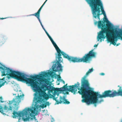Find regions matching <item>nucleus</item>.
I'll return each mask as SVG.
<instances>
[{
  "label": "nucleus",
  "mask_w": 122,
  "mask_h": 122,
  "mask_svg": "<svg viewBox=\"0 0 122 122\" xmlns=\"http://www.w3.org/2000/svg\"><path fill=\"white\" fill-rule=\"evenodd\" d=\"M42 7H41L40 8V9H41L42 8Z\"/></svg>",
  "instance_id": "nucleus-26"
},
{
  "label": "nucleus",
  "mask_w": 122,
  "mask_h": 122,
  "mask_svg": "<svg viewBox=\"0 0 122 122\" xmlns=\"http://www.w3.org/2000/svg\"><path fill=\"white\" fill-rule=\"evenodd\" d=\"M44 30L55 48L57 53V56L56 58L58 59V60L55 62H54L53 63L54 64L52 66L53 71L56 72L58 71H62V67L60 64L63 60L62 59L61 57V54L63 55L64 58L67 59L70 62L71 61L74 63L81 62H87L90 61L92 57H95V52H93V49L90 51L88 53L86 54L81 58L69 56L64 52L61 50L45 28H44Z\"/></svg>",
  "instance_id": "nucleus-3"
},
{
  "label": "nucleus",
  "mask_w": 122,
  "mask_h": 122,
  "mask_svg": "<svg viewBox=\"0 0 122 122\" xmlns=\"http://www.w3.org/2000/svg\"><path fill=\"white\" fill-rule=\"evenodd\" d=\"M41 10V9L40 8L37 12L36 13L34 14L30 15L29 16L34 15L36 16L37 19H39V18H40V12Z\"/></svg>",
  "instance_id": "nucleus-10"
},
{
  "label": "nucleus",
  "mask_w": 122,
  "mask_h": 122,
  "mask_svg": "<svg viewBox=\"0 0 122 122\" xmlns=\"http://www.w3.org/2000/svg\"><path fill=\"white\" fill-rule=\"evenodd\" d=\"M39 107V105L36 104L34 107L25 108L22 111L19 112L14 111L13 113L14 117H19L20 118L22 117V119L24 121H29L34 120L36 122L37 120L35 117L36 110V108Z\"/></svg>",
  "instance_id": "nucleus-4"
},
{
  "label": "nucleus",
  "mask_w": 122,
  "mask_h": 122,
  "mask_svg": "<svg viewBox=\"0 0 122 122\" xmlns=\"http://www.w3.org/2000/svg\"><path fill=\"white\" fill-rule=\"evenodd\" d=\"M2 99L3 98L2 97H0V101L1 102H4V101H2Z\"/></svg>",
  "instance_id": "nucleus-13"
},
{
  "label": "nucleus",
  "mask_w": 122,
  "mask_h": 122,
  "mask_svg": "<svg viewBox=\"0 0 122 122\" xmlns=\"http://www.w3.org/2000/svg\"><path fill=\"white\" fill-rule=\"evenodd\" d=\"M24 96L23 94L20 96L18 95L16 97L15 99H13L12 100L9 101L8 104L10 105V107H8L5 105L4 107V110L6 111H8L9 110H12V108L15 110H17L19 107L18 105L20 101V97H23Z\"/></svg>",
  "instance_id": "nucleus-7"
},
{
  "label": "nucleus",
  "mask_w": 122,
  "mask_h": 122,
  "mask_svg": "<svg viewBox=\"0 0 122 122\" xmlns=\"http://www.w3.org/2000/svg\"><path fill=\"white\" fill-rule=\"evenodd\" d=\"M118 86V87H120V86ZM120 89H120H119H119Z\"/></svg>",
  "instance_id": "nucleus-27"
},
{
  "label": "nucleus",
  "mask_w": 122,
  "mask_h": 122,
  "mask_svg": "<svg viewBox=\"0 0 122 122\" xmlns=\"http://www.w3.org/2000/svg\"><path fill=\"white\" fill-rule=\"evenodd\" d=\"M20 118H19L18 120V122H20Z\"/></svg>",
  "instance_id": "nucleus-22"
},
{
  "label": "nucleus",
  "mask_w": 122,
  "mask_h": 122,
  "mask_svg": "<svg viewBox=\"0 0 122 122\" xmlns=\"http://www.w3.org/2000/svg\"><path fill=\"white\" fill-rule=\"evenodd\" d=\"M92 68H91L86 72L85 76L82 78L81 81V86L80 88V84L78 82L74 85L69 86V88L67 86V84L64 85L62 88L64 90H67L75 94L77 91V89L80 91L78 92L82 95L83 99L81 102L83 103H86L87 105L90 104H94L96 107L97 103H100L103 101V100L98 101V97L100 98H105L107 97H113L119 96H122V90L121 89V87H120V89L118 90V92L114 90L113 92L111 90L106 91L103 93L102 95L99 94L98 92H96L93 91L91 88L89 87V84L88 80L86 79L89 74L93 71Z\"/></svg>",
  "instance_id": "nucleus-2"
},
{
  "label": "nucleus",
  "mask_w": 122,
  "mask_h": 122,
  "mask_svg": "<svg viewBox=\"0 0 122 122\" xmlns=\"http://www.w3.org/2000/svg\"><path fill=\"white\" fill-rule=\"evenodd\" d=\"M58 78L60 79H61V77L60 76H59V77H58Z\"/></svg>",
  "instance_id": "nucleus-23"
},
{
  "label": "nucleus",
  "mask_w": 122,
  "mask_h": 122,
  "mask_svg": "<svg viewBox=\"0 0 122 122\" xmlns=\"http://www.w3.org/2000/svg\"><path fill=\"white\" fill-rule=\"evenodd\" d=\"M46 104V105H49V103L48 102H46L45 103Z\"/></svg>",
  "instance_id": "nucleus-16"
},
{
  "label": "nucleus",
  "mask_w": 122,
  "mask_h": 122,
  "mask_svg": "<svg viewBox=\"0 0 122 122\" xmlns=\"http://www.w3.org/2000/svg\"><path fill=\"white\" fill-rule=\"evenodd\" d=\"M2 70V76L6 75H9L10 77H11L20 81H24L27 84L29 78L26 77L27 75L24 73L18 71H13L9 68H8L4 66L0 67V70Z\"/></svg>",
  "instance_id": "nucleus-6"
},
{
  "label": "nucleus",
  "mask_w": 122,
  "mask_h": 122,
  "mask_svg": "<svg viewBox=\"0 0 122 122\" xmlns=\"http://www.w3.org/2000/svg\"><path fill=\"white\" fill-rule=\"evenodd\" d=\"M97 44H95L94 46V47H97Z\"/></svg>",
  "instance_id": "nucleus-20"
},
{
  "label": "nucleus",
  "mask_w": 122,
  "mask_h": 122,
  "mask_svg": "<svg viewBox=\"0 0 122 122\" xmlns=\"http://www.w3.org/2000/svg\"><path fill=\"white\" fill-rule=\"evenodd\" d=\"M5 112L3 110V107L0 106V112H1L3 114H4V112Z\"/></svg>",
  "instance_id": "nucleus-11"
},
{
  "label": "nucleus",
  "mask_w": 122,
  "mask_h": 122,
  "mask_svg": "<svg viewBox=\"0 0 122 122\" xmlns=\"http://www.w3.org/2000/svg\"><path fill=\"white\" fill-rule=\"evenodd\" d=\"M46 104L45 103L43 104L42 106V108H44V107H46Z\"/></svg>",
  "instance_id": "nucleus-12"
},
{
  "label": "nucleus",
  "mask_w": 122,
  "mask_h": 122,
  "mask_svg": "<svg viewBox=\"0 0 122 122\" xmlns=\"http://www.w3.org/2000/svg\"><path fill=\"white\" fill-rule=\"evenodd\" d=\"M66 94H69V93L68 92H66Z\"/></svg>",
  "instance_id": "nucleus-25"
},
{
  "label": "nucleus",
  "mask_w": 122,
  "mask_h": 122,
  "mask_svg": "<svg viewBox=\"0 0 122 122\" xmlns=\"http://www.w3.org/2000/svg\"><path fill=\"white\" fill-rule=\"evenodd\" d=\"M41 26H42V28H43V29H44V27H43V25H41Z\"/></svg>",
  "instance_id": "nucleus-24"
},
{
  "label": "nucleus",
  "mask_w": 122,
  "mask_h": 122,
  "mask_svg": "<svg viewBox=\"0 0 122 122\" xmlns=\"http://www.w3.org/2000/svg\"><path fill=\"white\" fill-rule=\"evenodd\" d=\"M41 73L39 75L31 76L32 79L29 78L27 83V84H30L34 91L36 92L35 96L37 102H44V100H47L49 99V95L45 92L47 90L48 94L53 97L57 104H61L63 102L65 104H70V102L65 99L64 96L62 97L60 96L59 99L58 98L59 94L57 92H62L64 90L61 88H55L49 85L50 82L48 79L44 78L48 76L49 73H43L42 71Z\"/></svg>",
  "instance_id": "nucleus-1"
},
{
  "label": "nucleus",
  "mask_w": 122,
  "mask_h": 122,
  "mask_svg": "<svg viewBox=\"0 0 122 122\" xmlns=\"http://www.w3.org/2000/svg\"><path fill=\"white\" fill-rule=\"evenodd\" d=\"M41 10V9L40 8L37 12L36 13L34 14L30 15L29 16L34 15L36 16L37 19H39V18H40V12Z\"/></svg>",
  "instance_id": "nucleus-9"
},
{
  "label": "nucleus",
  "mask_w": 122,
  "mask_h": 122,
  "mask_svg": "<svg viewBox=\"0 0 122 122\" xmlns=\"http://www.w3.org/2000/svg\"><path fill=\"white\" fill-rule=\"evenodd\" d=\"M59 83L58 84V85H59Z\"/></svg>",
  "instance_id": "nucleus-29"
},
{
  "label": "nucleus",
  "mask_w": 122,
  "mask_h": 122,
  "mask_svg": "<svg viewBox=\"0 0 122 122\" xmlns=\"http://www.w3.org/2000/svg\"><path fill=\"white\" fill-rule=\"evenodd\" d=\"M101 75L102 76L104 75L105 74L104 73H101Z\"/></svg>",
  "instance_id": "nucleus-18"
},
{
  "label": "nucleus",
  "mask_w": 122,
  "mask_h": 122,
  "mask_svg": "<svg viewBox=\"0 0 122 122\" xmlns=\"http://www.w3.org/2000/svg\"><path fill=\"white\" fill-rule=\"evenodd\" d=\"M10 78L9 76H7L4 77L1 79H0V88L4 85L5 83L6 82V81H5L8 80Z\"/></svg>",
  "instance_id": "nucleus-8"
},
{
  "label": "nucleus",
  "mask_w": 122,
  "mask_h": 122,
  "mask_svg": "<svg viewBox=\"0 0 122 122\" xmlns=\"http://www.w3.org/2000/svg\"><path fill=\"white\" fill-rule=\"evenodd\" d=\"M61 81H62V82L64 84H65V82L64 80H61Z\"/></svg>",
  "instance_id": "nucleus-19"
},
{
  "label": "nucleus",
  "mask_w": 122,
  "mask_h": 122,
  "mask_svg": "<svg viewBox=\"0 0 122 122\" xmlns=\"http://www.w3.org/2000/svg\"><path fill=\"white\" fill-rule=\"evenodd\" d=\"M91 7L93 17L100 20V15L103 14L106 18L102 4L100 0H86Z\"/></svg>",
  "instance_id": "nucleus-5"
},
{
  "label": "nucleus",
  "mask_w": 122,
  "mask_h": 122,
  "mask_svg": "<svg viewBox=\"0 0 122 122\" xmlns=\"http://www.w3.org/2000/svg\"><path fill=\"white\" fill-rule=\"evenodd\" d=\"M0 64L1 65L0 63Z\"/></svg>",
  "instance_id": "nucleus-28"
},
{
  "label": "nucleus",
  "mask_w": 122,
  "mask_h": 122,
  "mask_svg": "<svg viewBox=\"0 0 122 122\" xmlns=\"http://www.w3.org/2000/svg\"><path fill=\"white\" fill-rule=\"evenodd\" d=\"M47 0H46V1H45V2H44V3H43V4L41 6V7H43V6L44 5H45V4L46 3V1H47Z\"/></svg>",
  "instance_id": "nucleus-15"
},
{
  "label": "nucleus",
  "mask_w": 122,
  "mask_h": 122,
  "mask_svg": "<svg viewBox=\"0 0 122 122\" xmlns=\"http://www.w3.org/2000/svg\"><path fill=\"white\" fill-rule=\"evenodd\" d=\"M5 18H0V19L3 20V19H5Z\"/></svg>",
  "instance_id": "nucleus-21"
},
{
  "label": "nucleus",
  "mask_w": 122,
  "mask_h": 122,
  "mask_svg": "<svg viewBox=\"0 0 122 122\" xmlns=\"http://www.w3.org/2000/svg\"><path fill=\"white\" fill-rule=\"evenodd\" d=\"M39 19H38V20H39V22H40V24H41V25H42V24L40 21V18H39Z\"/></svg>",
  "instance_id": "nucleus-17"
},
{
  "label": "nucleus",
  "mask_w": 122,
  "mask_h": 122,
  "mask_svg": "<svg viewBox=\"0 0 122 122\" xmlns=\"http://www.w3.org/2000/svg\"><path fill=\"white\" fill-rule=\"evenodd\" d=\"M47 0H46V1H45V2H44V3H43V4L41 6V7H43V6L44 5H45V4L46 3V1H47Z\"/></svg>",
  "instance_id": "nucleus-14"
}]
</instances>
